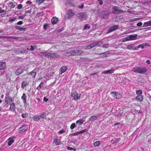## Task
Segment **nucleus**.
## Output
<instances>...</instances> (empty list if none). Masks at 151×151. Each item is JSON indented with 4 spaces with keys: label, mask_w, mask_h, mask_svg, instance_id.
Returning <instances> with one entry per match:
<instances>
[{
    "label": "nucleus",
    "mask_w": 151,
    "mask_h": 151,
    "mask_svg": "<svg viewBox=\"0 0 151 151\" xmlns=\"http://www.w3.org/2000/svg\"><path fill=\"white\" fill-rule=\"evenodd\" d=\"M83 53V51L81 50H74L66 52L64 53L65 56H78L81 55Z\"/></svg>",
    "instance_id": "nucleus-1"
},
{
    "label": "nucleus",
    "mask_w": 151,
    "mask_h": 151,
    "mask_svg": "<svg viewBox=\"0 0 151 151\" xmlns=\"http://www.w3.org/2000/svg\"><path fill=\"white\" fill-rule=\"evenodd\" d=\"M132 70L135 72L141 74H144L147 71V68L143 67L134 68Z\"/></svg>",
    "instance_id": "nucleus-2"
},
{
    "label": "nucleus",
    "mask_w": 151,
    "mask_h": 151,
    "mask_svg": "<svg viewBox=\"0 0 151 151\" xmlns=\"http://www.w3.org/2000/svg\"><path fill=\"white\" fill-rule=\"evenodd\" d=\"M112 9L113 10L112 12L114 14H118L124 12V11L123 10L119 9V7L117 6H114L112 8Z\"/></svg>",
    "instance_id": "nucleus-3"
},
{
    "label": "nucleus",
    "mask_w": 151,
    "mask_h": 151,
    "mask_svg": "<svg viewBox=\"0 0 151 151\" xmlns=\"http://www.w3.org/2000/svg\"><path fill=\"white\" fill-rule=\"evenodd\" d=\"M60 55L57 53L47 52V57L48 58H54L59 57Z\"/></svg>",
    "instance_id": "nucleus-4"
},
{
    "label": "nucleus",
    "mask_w": 151,
    "mask_h": 151,
    "mask_svg": "<svg viewBox=\"0 0 151 151\" xmlns=\"http://www.w3.org/2000/svg\"><path fill=\"white\" fill-rule=\"evenodd\" d=\"M110 94H112L113 96L116 99H120L122 97V95L120 93L116 92H111Z\"/></svg>",
    "instance_id": "nucleus-5"
},
{
    "label": "nucleus",
    "mask_w": 151,
    "mask_h": 151,
    "mask_svg": "<svg viewBox=\"0 0 151 151\" xmlns=\"http://www.w3.org/2000/svg\"><path fill=\"white\" fill-rule=\"evenodd\" d=\"M67 19H70L72 17H73L74 14V12L73 10H69L67 12Z\"/></svg>",
    "instance_id": "nucleus-6"
},
{
    "label": "nucleus",
    "mask_w": 151,
    "mask_h": 151,
    "mask_svg": "<svg viewBox=\"0 0 151 151\" xmlns=\"http://www.w3.org/2000/svg\"><path fill=\"white\" fill-rule=\"evenodd\" d=\"M78 93L76 91L72 92L71 94L72 97H73V99L75 101H76V100L80 99V96H78Z\"/></svg>",
    "instance_id": "nucleus-7"
},
{
    "label": "nucleus",
    "mask_w": 151,
    "mask_h": 151,
    "mask_svg": "<svg viewBox=\"0 0 151 151\" xmlns=\"http://www.w3.org/2000/svg\"><path fill=\"white\" fill-rule=\"evenodd\" d=\"M5 101L7 104H10L12 102V98L8 95H6L5 97Z\"/></svg>",
    "instance_id": "nucleus-8"
},
{
    "label": "nucleus",
    "mask_w": 151,
    "mask_h": 151,
    "mask_svg": "<svg viewBox=\"0 0 151 151\" xmlns=\"http://www.w3.org/2000/svg\"><path fill=\"white\" fill-rule=\"evenodd\" d=\"M28 128V126L26 125H24L20 127L19 129V132H23L26 131Z\"/></svg>",
    "instance_id": "nucleus-9"
},
{
    "label": "nucleus",
    "mask_w": 151,
    "mask_h": 151,
    "mask_svg": "<svg viewBox=\"0 0 151 151\" xmlns=\"http://www.w3.org/2000/svg\"><path fill=\"white\" fill-rule=\"evenodd\" d=\"M77 17L81 19H85L86 17V13L81 12L77 14Z\"/></svg>",
    "instance_id": "nucleus-10"
},
{
    "label": "nucleus",
    "mask_w": 151,
    "mask_h": 151,
    "mask_svg": "<svg viewBox=\"0 0 151 151\" xmlns=\"http://www.w3.org/2000/svg\"><path fill=\"white\" fill-rule=\"evenodd\" d=\"M24 68L21 67L18 68L16 70L15 73L16 75H18L22 73L24 71Z\"/></svg>",
    "instance_id": "nucleus-11"
},
{
    "label": "nucleus",
    "mask_w": 151,
    "mask_h": 151,
    "mask_svg": "<svg viewBox=\"0 0 151 151\" xmlns=\"http://www.w3.org/2000/svg\"><path fill=\"white\" fill-rule=\"evenodd\" d=\"M6 68V63L5 62H0V70H3Z\"/></svg>",
    "instance_id": "nucleus-12"
},
{
    "label": "nucleus",
    "mask_w": 151,
    "mask_h": 151,
    "mask_svg": "<svg viewBox=\"0 0 151 151\" xmlns=\"http://www.w3.org/2000/svg\"><path fill=\"white\" fill-rule=\"evenodd\" d=\"M119 27V26L118 25H114L110 27L108 31L109 32H110L112 31L115 30L116 29H118Z\"/></svg>",
    "instance_id": "nucleus-13"
},
{
    "label": "nucleus",
    "mask_w": 151,
    "mask_h": 151,
    "mask_svg": "<svg viewBox=\"0 0 151 151\" xmlns=\"http://www.w3.org/2000/svg\"><path fill=\"white\" fill-rule=\"evenodd\" d=\"M67 69V67L66 66L62 67L59 70L60 74H61L65 72Z\"/></svg>",
    "instance_id": "nucleus-14"
},
{
    "label": "nucleus",
    "mask_w": 151,
    "mask_h": 151,
    "mask_svg": "<svg viewBox=\"0 0 151 151\" xmlns=\"http://www.w3.org/2000/svg\"><path fill=\"white\" fill-rule=\"evenodd\" d=\"M137 35L135 34L129 36V40H134L137 39Z\"/></svg>",
    "instance_id": "nucleus-15"
},
{
    "label": "nucleus",
    "mask_w": 151,
    "mask_h": 151,
    "mask_svg": "<svg viewBox=\"0 0 151 151\" xmlns=\"http://www.w3.org/2000/svg\"><path fill=\"white\" fill-rule=\"evenodd\" d=\"M26 97L27 96L26 94L24 93H23V95L21 97V99L23 101V103L24 104H26V103H27Z\"/></svg>",
    "instance_id": "nucleus-16"
},
{
    "label": "nucleus",
    "mask_w": 151,
    "mask_h": 151,
    "mask_svg": "<svg viewBox=\"0 0 151 151\" xmlns=\"http://www.w3.org/2000/svg\"><path fill=\"white\" fill-rule=\"evenodd\" d=\"M58 19L56 17H53L51 20L52 23L53 24H56L58 22Z\"/></svg>",
    "instance_id": "nucleus-17"
},
{
    "label": "nucleus",
    "mask_w": 151,
    "mask_h": 151,
    "mask_svg": "<svg viewBox=\"0 0 151 151\" xmlns=\"http://www.w3.org/2000/svg\"><path fill=\"white\" fill-rule=\"evenodd\" d=\"M8 140L9 142L8 143V145L9 146H10L14 142V140L12 137L9 138Z\"/></svg>",
    "instance_id": "nucleus-18"
},
{
    "label": "nucleus",
    "mask_w": 151,
    "mask_h": 151,
    "mask_svg": "<svg viewBox=\"0 0 151 151\" xmlns=\"http://www.w3.org/2000/svg\"><path fill=\"white\" fill-rule=\"evenodd\" d=\"M136 99L139 101H141L143 100V96L142 95H138L136 98Z\"/></svg>",
    "instance_id": "nucleus-19"
},
{
    "label": "nucleus",
    "mask_w": 151,
    "mask_h": 151,
    "mask_svg": "<svg viewBox=\"0 0 151 151\" xmlns=\"http://www.w3.org/2000/svg\"><path fill=\"white\" fill-rule=\"evenodd\" d=\"M10 110L13 111H14L15 110V105L14 103H12L10 104Z\"/></svg>",
    "instance_id": "nucleus-20"
},
{
    "label": "nucleus",
    "mask_w": 151,
    "mask_h": 151,
    "mask_svg": "<svg viewBox=\"0 0 151 151\" xmlns=\"http://www.w3.org/2000/svg\"><path fill=\"white\" fill-rule=\"evenodd\" d=\"M40 116L38 115H35L34 116L33 119L34 121L37 122L40 119Z\"/></svg>",
    "instance_id": "nucleus-21"
},
{
    "label": "nucleus",
    "mask_w": 151,
    "mask_h": 151,
    "mask_svg": "<svg viewBox=\"0 0 151 151\" xmlns=\"http://www.w3.org/2000/svg\"><path fill=\"white\" fill-rule=\"evenodd\" d=\"M109 15V14L108 13L105 12H103L101 17L103 19L107 18L108 17Z\"/></svg>",
    "instance_id": "nucleus-22"
},
{
    "label": "nucleus",
    "mask_w": 151,
    "mask_h": 151,
    "mask_svg": "<svg viewBox=\"0 0 151 151\" xmlns=\"http://www.w3.org/2000/svg\"><path fill=\"white\" fill-rule=\"evenodd\" d=\"M39 55L40 57L44 56L45 57H47V52H41L38 54Z\"/></svg>",
    "instance_id": "nucleus-23"
},
{
    "label": "nucleus",
    "mask_w": 151,
    "mask_h": 151,
    "mask_svg": "<svg viewBox=\"0 0 151 151\" xmlns=\"http://www.w3.org/2000/svg\"><path fill=\"white\" fill-rule=\"evenodd\" d=\"M151 25V20L145 22L143 25V27H147Z\"/></svg>",
    "instance_id": "nucleus-24"
},
{
    "label": "nucleus",
    "mask_w": 151,
    "mask_h": 151,
    "mask_svg": "<svg viewBox=\"0 0 151 151\" xmlns=\"http://www.w3.org/2000/svg\"><path fill=\"white\" fill-rule=\"evenodd\" d=\"M97 119V117L96 116H91L89 119V121L91 122H93L94 121L96 120Z\"/></svg>",
    "instance_id": "nucleus-25"
},
{
    "label": "nucleus",
    "mask_w": 151,
    "mask_h": 151,
    "mask_svg": "<svg viewBox=\"0 0 151 151\" xmlns=\"http://www.w3.org/2000/svg\"><path fill=\"white\" fill-rule=\"evenodd\" d=\"M15 28L19 30V31H24L26 29V28H22L19 26H16Z\"/></svg>",
    "instance_id": "nucleus-26"
},
{
    "label": "nucleus",
    "mask_w": 151,
    "mask_h": 151,
    "mask_svg": "<svg viewBox=\"0 0 151 151\" xmlns=\"http://www.w3.org/2000/svg\"><path fill=\"white\" fill-rule=\"evenodd\" d=\"M127 49L129 50H133L135 49V47L133 45H130L127 46Z\"/></svg>",
    "instance_id": "nucleus-27"
},
{
    "label": "nucleus",
    "mask_w": 151,
    "mask_h": 151,
    "mask_svg": "<svg viewBox=\"0 0 151 151\" xmlns=\"http://www.w3.org/2000/svg\"><path fill=\"white\" fill-rule=\"evenodd\" d=\"M27 74L28 75L32 76L33 77H35L36 74V73L34 70L31 72L28 73Z\"/></svg>",
    "instance_id": "nucleus-28"
},
{
    "label": "nucleus",
    "mask_w": 151,
    "mask_h": 151,
    "mask_svg": "<svg viewBox=\"0 0 151 151\" xmlns=\"http://www.w3.org/2000/svg\"><path fill=\"white\" fill-rule=\"evenodd\" d=\"M115 69H114V68H112L111 69L109 70H107L108 73L109 74H111L113 73L114 72V71Z\"/></svg>",
    "instance_id": "nucleus-29"
},
{
    "label": "nucleus",
    "mask_w": 151,
    "mask_h": 151,
    "mask_svg": "<svg viewBox=\"0 0 151 151\" xmlns=\"http://www.w3.org/2000/svg\"><path fill=\"white\" fill-rule=\"evenodd\" d=\"M28 84V83L26 81H23L22 83V87L24 88Z\"/></svg>",
    "instance_id": "nucleus-30"
},
{
    "label": "nucleus",
    "mask_w": 151,
    "mask_h": 151,
    "mask_svg": "<svg viewBox=\"0 0 151 151\" xmlns=\"http://www.w3.org/2000/svg\"><path fill=\"white\" fill-rule=\"evenodd\" d=\"M46 113L45 112H43L40 114V118L45 119L46 117Z\"/></svg>",
    "instance_id": "nucleus-31"
},
{
    "label": "nucleus",
    "mask_w": 151,
    "mask_h": 151,
    "mask_svg": "<svg viewBox=\"0 0 151 151\" xmlns=\"http://www.w3.org/2000/svg\"><path fill=\"white\" fill-rule=\"evenodd\" d=\"M84 122V121L83 120L79 119V120L76 121V123L77 124H78V125H81Z\"/></svg>",
    "instance_id": "nucleus-32"
},
{
    "label": "nucleus",
    "mask_w": 151,
    "mask_h": 151,
    "mask_svg": "<svg viewBox=\"0 0 151 151\" xmlns=\"http://www.w3.org/2000/svg\"><path fill=\"white\" fill-rule=\"evenodd\" d=\"M100 144V142L99 141H98L95 142L93 144L95 146H98Z\"/></svg>",
    "instance_id": "nucleus-33"
},
{
    "label": "nucleus",
    "mask_w": 151,
    "mask_h": 151,
    "mask_svg": "<svg viewBox=\"0 0 151 151\" xmlns=\"http://www.w3.org/2000/svg\"><path fill=\"white\" fill-rule=\"evenodd\" d=\"M43 82H41L40 84L39 85V86L37 87V89L40 90L41 87H43Z\"/></svg>",
    "instance_id": "nucleus-34"
},
{
    "label": "nucleus",
    "mask_w": 151,
    "mask_h": 151,
    "mask_svg": "<svg viewBox=\"0 0 151 151\" xmlns=\"http://www.w3.org/2000/svg\"><path fill=\"white\" fill-rule=\"evenodd\" d=\"M128 41H129V36L124 37L122 39V41L123 42Z\"/></svg>",
    "instance_id": "nucleus-35"
},
{
    "label": "nucleus",
    "mask_w": 151,
    "mask_h": 151,
    "mask_svg": "<svg viewBox=\"0 0 151 151\" xmlns=\"http://www.w3.org/2000/svg\"><path fill=\"white\" fill-rule=\"evenodd\" d=\"M45 1V0H37L36 2L39 5H40L43 3Z\"/></svg>",
    "instance_id": "nucleus-36"
},
{
    "label": "nucleus",
    "mask_w": 151,
    "mask_h": 151,
    "mask_svg": "<svg viewBox=\"0 0 151 151\" xmlns=\"http://www.w3.org/2000/svg\"><path fill=\"white\" fill-rule=\"evenodd\" d=\"M96 45H97L98 46H99L100 45H101L103 43L101 41H96Z\"/></svg>",
    "instance_id": "nucleus-37"
},
{
    "label": "nucleus",
    "mask_w": 151,
    "mask_h": 151,
    "mask_svg": "<svg viewBox=\"0 0 151 151\" xmlns=\"http://www.w3.org/2000/svg\"><path fill=\"white\" fill-rule=\"evenodd\" d=\"M28 48H27V50H23L22 51L21 50V53H25L26 54L28 53Z\"/></svg>",
    "instance_id": "nucleus-38"
},
{
    "label": "nucleus",
    "mask_w": 151,
    "mask_h": 151,
    "mask_svg": "<svg viewBox=\"0 0 151 151\" xmlns=\"http://www.w3.org/2000/svg\"><path fill=\"white\" fill-rule=\"evenodd\" d=\"M54 142L55 143V144L57 145H59V144L60 143V142L59 140L58 139H55L54 140Z\"/></svg>",
    "instance_id": "nucleus-39"
},
{
    "label": "nucleus",
    "mask_w": 151,
    "mask_h": 151,
    "mask_svg": "<svg viewBox=\"0 0 151 151\" xmlns=\"http://www.w3.org/2000/svg\"><path fill=\"white\" fill-rule=\"evenodd\" d=\"M136 93L138 95H142V91L141 90H139L136 91Z\"/></svg>",
    "instance_id": "nucleus-40"
},
{
    "label": "nucleus",
    "mask_w": 151,
    "mask_h": 151,
    "mask_svg": "<svg viewBox=\"0 0 151 151\" xmlns=\"http://www.w3.org/2000/svg\"><path fill=\"white\" fill-rule=\"evenodd\" d=\"M9 6L11 8H14L15 6L12 3L10 2L9 4Z\"/></svg>",
    "instance_id": "nucleus-41"
},
{
    "label": "nucleus",
    "mask_w": 151,
    "mask_h": 151,
    "mask_svg": "<svg viewBox=\"0 0 151 151\" xmlns=\"http://www.w3.org/2000/svg\"><path fill=\"white\" fill-rule=\"evenodd\" d=\"M49 26V24L48 23L45 24L43 26V29L45 30H46L48 27Z\"/></svg>",
    "instance_id": "nucleus-42"
},
{
    "label": "nucleus",
    "mask_w": 151,
    "mask_h": 151,
    "mask_svg": "<svg viewBox=\"0 0 151 151\" xmlns=\"http://www.w3.org/2000/svg\"><path fill=\"white\" fill-rule=\"evenodd\" d=\"M76 127V124L75 123H72L70 126V128L71 129H73Z\"/></svg>",
    "instance_id": "nucleus-43"
},
{
    "label": "nucleus",
    "mask_w": 151,
    "mask_h": 151,
    "mask_svg": "<svg viewBox=\"0 0 151 151\" xmlns=\"http://www.w3.org/2000/svg\"><path fill=\"white\" fill-rule=\"evenodd\" d=\"M16 19V18L15 17H13V18H11L10 17L9 18V21L10 22H13Z\"/></svg>",
    "instance_id": "nucleus-44"
},
{
    "label": "nucleus",
    "mask_w": 151,
    "mask_h": 151,
    "mask_svg": "<svg viewBox=\"0 0 151 151\" xmlns=\"http://www.w3.org/2000/svg\"><path fill=\"white\" fill-rule=\"evenodd\" d=\"M67 149L68 150H73L74 151H76V149L73 148L72 147H68Z\"/></svg>",
    "instance_id": "nucleus-45"
},
{
    "label": "nucleus",
    "mask_w": 151,
    "mask_h": 151,
    "mask_svg": "<svg viewBox=\"0 0 151 151\" xmlns=\"http://www.w3.org/2000/svg\"><path fill=\"white\" fill-rule=\"evenodd\" d=\"M90 28V27L89 26L88 24H86L85 25L84 27V29L86 30L87 29H89Z\"/></svg>",
    "instance_id": "nucleus-46"
},
{
    "label": "nucleus",
    "mask_w": 151,
    "mask_h": 151,
    "mask_svg": "<svg viewBox=\"0 0 151 151\" xmlns=\"http://www.w3.org/2000/svg\"><path fill=\"white\" fill-rule=\"evenodd\" d=\"M92 48L96 45V42H93L90 44Z\"/></svg>",
    "instance_id": "nucleus-47"
},
{
    "label": "nucleus",
    "mask_w": 151,
    "mask_h": 151,
    "mask_svg": "<svg viewBox=\"0 0 151 151\" xmlns=\"http://www.w3.org/2000/svg\"><path fill=\"white\" fill-rule=\"evenodd\" d=\"M100 9L99 8H98L96 10H94V12H95V13L96 14H98L99 12H100Z\"/></svg>",
    "instance_id": "nucleus-48"
},
{
    "label": "nucleus",
    "mask_w": 151,
    "mask_h": 151,
    "mask_svg": "<svg viewBox=\"0 0 151 151\" xmlns=\"http://www.w3.org/2000/svg\"><path fill=\"white\" fill-rule=\"evenodd\" d=\"M92 47L91 45L90 44H89L87 47L86 49H90L92 48Z\"/></svg>",
    "instance_id": "nucleus-49"
},
{
    "label": "nucleus",
    "mask_w": 151,
    "mask_h": 151,
    "mask_svg": "<svg viewBox=\"0 0 151 151\" xmlns=\"http://www.w3.org/2000/svg\"><path fill=\"white\" fill-rule=\"evenodd\" d=\"M140 47H141L142 49L144 48V45L143 44L140 45H138L137 47V48H139Z\"/></svg>",
    "instance_id": "nucleus-50"
},
{
    "label": "nucleus",
    "mask_w": 151,
    "mask_h": 151,
    "mask_svg": "<svg viewBox=\"0 0 151 151\" xmlns=\"http://www.w3.org/2000/svg\"><path fill=\"white\" fill-rule=\"evenodd\" d=\"M22 7V5L21 4H19L18 5V6H17V8L18 9H21Z\"/></svg>",
    "instance_id": "nucleus-51"
},
{
    "label": "nucleus",
    "mask_w": 151,
    "mask_h": 151,
    "mask_svg": "<svg viewBox=\"0 0 151 151\" xmlns=\"http://www.w3.org/2000/svg\"><path fill=\"white\" fill-rule=\"evenodd\" d=\"M6 13L5 10L2 9L1 8H0V13Z\"/></svg>",
    "instance_id": "nucleus-52"
},
{
    "label": "nucleus",
    "mask_w": 151,
    "mask_h": 151,
    "mask_svg": "<svg viewBox=\"0 0 151 151\" xmlns=\"http://www.w3.org/2000/svg\"><path fill=\"white\" fill-rule=\"evenodd\" d=\"M30 47H31V48L30 49H29L28 50H29L30 51H33L34 49V47H33V46H31Z\"/></svg>",
    "instance_id": "nucleus-53"
},
{
    "label": "nucleus",
    "mask_w": 151,
    "mask_h": 151,
    "mask_svg": "<svg viewBox=\"0 0 151 151\" xmlns=\"http://www.w3.org/2000/svg\"><path fill=\"white\" fill-rule=\"evenodd\" d=\"M142 25V23L141 22H139L137 24V26H138L140 27Z\"/></svg>",
    "instance_id": "nucleus-54"
},
{
    "label": "nucleus",
    "mask_w": 151,
    "mask_h": 151,
    "mask_svg": "<svg viewBox=\"0 0 151 151\" xmlns=\"http://www.w3.org/2000/svg\"><path fill=\"white\" fill-rule=\"evenodd\" d=\"M65 132V131H64V130L63 129H62L59 132V133L62 134L64 133Z\"/></svg>",
    "instance_id": "nucleus-55"
},
{
    "label": "nucleus",
    "mask_w": 151,
    "mask_h": 151,
    "mask_svg": "<svg viewBox=\"0 0 151 151\" xmlns=\"http://www.w3.org/2000/svg\"><path fill=\"white\" fill-rule=\"evenodd\" d=\"M23 24V22L22 21H20L17 22V24L18 25H21Z\"/></svg>",
    "instance_id": "nucleus-56"
},
{
    "label": "nucleus",
    "mask_w": 151,
    "mask_h": 151,
    "mask_svg": "<svg viewBox=\"0 0 151 151\" xmlns=\"http://www.w3.org/2000/svg\"><path fill=\"white\" fill-rule=\"evenodd\" d=\"M48 100V99L47 98H45V97H44V99H43V101L45 102H47Z\"/></svg>",
    "instance_id": "nucleus-57"
},
{
    "label": "nucleus",
    "mask_w": 151,
    "mask_h": 151,
    "mask_svg": "<svg viewBox=\"0 0 151 151\" xmlns=\"http://www.w3.org/2000/svg\"><path fill=\"white\" fill-rule=\"evenodd\" d=\"M70 135L71 136H75L76 135H77L76 133V132H75V133L71 134H70Z\"/></svg>",
    "instance_id": "nucleus-58"
},
{
    "label": "nucleus",
    "mask_w": 151,
    "mask_h": 151,
    "mask_svg": "<svg viewBox=\"0 0 151 151\" xmlns=\"http://www.w3.org/2000/svg\"><path fill=\"white\" fill-rule=\"evenodd\" d=\"M107 73H108V72H107V70L103 71L102 72V74H107Z\"/></svg>",
    "instance_id": "nucleus-59"
},
{
    "label": "nucleus",
    "mask_w": 151,
    "mask_h": 151,
    "mask_svg": "<svg viewBox=\"0 0 151 151\" xmlns=\"http://www.w3.org/2000/svg\"><path fill=\"white\" fill-rule=\"evenodd\" d=\"M88 130L86 129H84L83 130L81 131V132H82V133L84 132H87Z\"/></svg>",
    "instance_id": "nucleus-60"
},
{
    "label": "nucleus",
    "mask_w": 151,
    "mask_h": 151,
    "mask_svg": "<svg viewBox=\"0 0 151 151\" xmlns=\"http://www.w3.org/2000/svg\"><path fill=\"white\" fill-rule=\"evenodd\" d=\"M77 135L79 134H81L82 133V132H81V131L77 132H76Z\"/></svg>",
    "instance_id": "nucleus-61"
},
{
    "label": "nucleus",
    "mask_w": 151,
    "mask_h": 151,
    "mask_svg": "<svg viewBox=\"0 0 151 151\" xmlns=\"http://www.w3.org/2000/svg\"><path fill=\"white\" fill-rule=\"evenodd\" d=\"M26 114H24L23 113L22 114V116L23 118H25L26 117Z\"/></svg>",
    "instance_id": "nucleus-62"
},
{
    "label": "nucleus",
    "mask_w": 151,
    "mask_h": 151,
    "mask_svg": "<svg viewBox=\"0 0 151 151\" xmlns=\"http://www.w3.org/2000/svg\"><path fill=\"white\" fill-rule=\"evenodd\" d=\"M24 18V17L23 16H19L18 19H22Z\"/></svg>",
    "instance_id": "nucleus-63"
},
{
    "label": "nucleus",
    "mask_w": 151,
    "mask_h": 151,
    "mask_svg": "<svg viewBox=\"0 0 151 151\" xmlns=\"http://www.w3.org/2000/svg\"><path fill=\"white\" fill-rule=\"evenodd\" d=\"M31 3H32V2L29 1H27L26 2V3L27 4H31Z\"/></svg>",
    "instance_id": "nucleus-64"
}]
</instances>
